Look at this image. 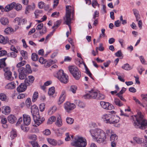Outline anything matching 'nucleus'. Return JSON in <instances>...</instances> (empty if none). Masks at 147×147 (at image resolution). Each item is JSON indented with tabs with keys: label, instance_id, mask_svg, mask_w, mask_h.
Listing matches in <instances>:
<instances>
[{
	"label": "nucleus",
	"instance_id": "61",
	"mask_svg": "<svg viewBox=\"0 0 147 147\" xmlns=\"http://www.w3.org/2000/svg\"><path fill=\"white\" fill-rule=\"evenodd\" d=\"M15 52H12L8 53L9 55H10L12 57L15 58L17 57V54Z\"/></svg>",
	"mask_w": 147,
	"mask_h": 147
},
{
	"label": "nucleus",
	"instance_id": "31",
	"mask_svg": "<svg viewBox=\"0 0 147 147\" xmlns=\"http://www.w3.org/2000/svg\"><path fill=\"white\" fill-rule=\"evenodd\" d=\"M75 102H76L77 105L81 108H84L85 107V104L83 102L78 100H75Z\"/></svg>",
	"mask_w": 147,
	"mask_h": 147
},
{
	"label": "nucleus",
	"instance_id": "48",
	"mask_svg": "<svg viewBox=\"0 0 147 147\" xmlns=\"http://www.w3.org/2000/svg\"><path fill=\"white\" fill-rule=\"evenodd\" d=\"M22 8V5L19 4L17 3L16 4L15 7V9L17 11H20L21 10Z\"/></svg>",
	"mask_w": 147,
	"mask_h": 147
},
{
	"label": "nucleus",
	"instance_id": "2",
	"mask_svg": "<svg viewBox=\"0 0 147 147\" xmlns=\"http://www.w3.org/2000/svg\"><path fill=\"white\" fill-rule=\"evenodd\" d=\"M92 136L95 140L99 143L104 142L106 138L105 132L102 129L97 128L90 130Z\"/></svg>",
	"mask_w": 147,
	"mask_h": 147
},
{
	"label": "nucleus",
	"instance_id": "40",
	"mask_svg": "<svg viewBox=\"0 0 147 147\" xmlns=\"http://www.w3.org/2000/svg\"><path fill=\"white\" fill-rule=\"evenodd\" d=\"M55 88L53 87H52L49 88L48 94L50 96L53 95L55 93Z\"/></svg>",
	"mask_w": 147,
	"mask_h": 147
},
{
	"label": "nucleus",
	"instance_id": "30",
	"mask_svg": "<svg viewBox=\"0 0 147 147\" xmlns=\"http://www.w3.org/2000/svg\"><path fill=\"white\" fill-rule=\"evenodd\" d=\"M55 124L58 127H60L62 125V121L60 116L57 118Z\"/></svg>",
	"mask_w": 147,
	"mask_h": 147
},
{
	"label": "nucleus",
	"instance_id": "62",
	"mask_svg": "<svg viewBox=\"0 0 147 147\" xmlns=\"http://www.w3.org/2000/svg\"><path fill=\"white\" fill-rule=\"evenodd\" d=\"M13 31V29L12 28L10 27H8L5 29L4 31L7 34H8L9 32H12Z\"/></svg>",
	"mask_w": 147,
	"mask_h": 147
},
{
	"label": "nucleus",
	"instance_id": "8",
	"mask_svg": "<svg viewBox=\"0 0 147 147\" xmlns=\"http://www.w3.org/2000/svg\"><path fill=\"white\" fill-rule=\"evenodd\" d=\"M19 73V78L20 80L24 79L26 76V69L24 68H20L18 69Z\"/></svg>",
	"mask_w": 147,
	"mask_h": 147
},
{
	"label": "nucleus",
	"instance_id": "28",
	"mask_svg": "<svg viewBox=\"0 0 147 147\" xmlns=\"http://www.w3.org/2000/svg\"><path fill=\"white\" fill-rule=\"evenodd\" d=\"M27 138L28 139L32 140L33 141H36L37 139V136L34 134H29Z\"/></svg>",
	"mask_w": 147,
	"mask_h": 147
},
{
	"label": "nucleus",
	"instance_id": "64",
	"mask_svg": "<svg viewBox=\"0 0 147 147\" xmlns=\"http://www.w3.org/2000/svg\"><path fill=\"white\" fill-rule=\"evenodd\" d=\"M66 121L68 124H71L73 123L74 120L71 118H67L66 119Z\"/></svg>",
	"mask_w": 147,
	"mask_h": 147
},
{
	"label": "nucleus",
	"instance_id": "13",
	"mask_svg": "<svg viewBox=\"0 0 147 147\" xmlns=\"http://www.w3.org/2000/svg\"><path fill=\"white\" fill-rule=\"evenodd\" d=\"M112 114H105L102 116V118L104 121L106 123H110Z\"/></svg>",
	"mask_w": 147,
	"mask_h": 147
},
{
	"label": "nucleus",
	"instance_id": "19",
	"mask_svg": "<svg viewBox=\"0 0 147 147\" xmlns=\"http://www.w3.org/2000/svg\"><path fill=\"white\" fill-rule=\"evenodd\" d=\"M35 8V4L33 3L31 5H29L26 7V8L25 13L26 14H28L31 10H33Z\"/></svg>",
	"mask_w": 147,
	"mask_h": 147
},
{
	"label": "nucleus",
	"instance_id": "21",
	"mask_svg": "<svg viewBox=\"0 0 147 147\" xmlns=\"http://www.w3.org/2000/svg\"><path fill=\"white\" fill-rule=\"evenodd\" d=\"M16 3L13 2L10 4L7 5L5 7V11H8L12 9L14 7H15Z\"/></svg>",
	"mask_w": 147,
	"mask_h": 147
},
{
	"label": "nucleus",
	"instance_id": "60",
	"mask_svg": "<svg viewBox=\"0 0 147 147\" xmlns=\"http://www.w3.org/2000/svg\"><path fill=\"white\" fill-rule=\"evenodd\" d=\"M21 53L23 57H24L25 59H26L27 58V52L23 50L21 51Z\"/></svg>",
	"mask_w": 147,
	"mask_h": 147
},
{
	"label": "nucleus",
	"instance_id": "52",
	"mask_svg": "<svg viewBox=\"0 0 147 147\" xmlns=\"http://www.w3.org/2000/svg\"><path fill=\"white\" fill-rule=\"evenodd\" d=\"M39 61L42 64L48 63V61H47L46 60L44 59L42 57L40 58Z\"/></svg>",
	"mask_w": 147,
	"mask_h": 147
},
{
	"label": "nucleus",
	"instance_id": "22",
	"mask_svg": "<svg viewBox=\"0 0 147 147\" xmlns=\"http://www.w3.org/2000/svg\"><path fill=\"white\" fill-rule=\"evenodd\" d=\"M15 22L18 25L21 24H24L26 22V20L25 19L20 20L19 18H16L15 20Z\"/></svg>",
	"mask_w": 147,
	"mask_h": 147
},
{
	"label": "nucleus",
	"instance_id": "57",
	"mask_svg": "<svg viewBox=\"0 0 147 147\" xmlns=\"http://www.w3.org/2000/svg\"><path fill=\"white\" fill-rule=\"evenodd\" d=\"M26 106L27 107H30V105L31 104V99L30 98H28L26 101Z\"/></svg>",
	"mask_w": 147,
	"mask_h": 147
},
{
	"label": "nucleus",
	"instance_id": "7",
	"mask_svg": "<svg viewBox=\"0 0 147 147\" xmlns=\"http://www.w3.org/2000/svg\"><path fill=\"white\" fill-rule=\"evenodd\" d=\"M33 119L35 123V126L37 127L40 125L44 120L43 117H41L39 114L33 117Z\"/></svg>",
	"mask_w": 147,
	"mask_h": 147
},
{
	"label": "nucleus",
	"instance_id": "18",
	"mask_svg": "<svg viewBox=\"0 0 147 147\" xmlns=\"http://www.w3.org/2000/svg\"><path fill=\"white\" fill-rule=\"evenodd\" d=\"M110 124H115L118 123L120 119V118L118 116L112 114Z\"/></svg>",
	"mask_w": 147,
	"mask_h": 147
},
{
	"label": "nucleus",
	"instance_id": "10",
	"mask_svg": "<svg viewBox=\"0 0 147 147\" xmlns=\"http://www.w3.org/2000/svg\"><path fill=\"white\" fill-rule=\"evenodd\" d=\"M27 85L26 83H22L17 87V90L19 92H22L26 90Z\"/></svg>",
	"mask_w": 147,
	"mask_h": 147
},
{
	"label": "nucleus",
	"instance_id": "35",
	"mask_svg": "<svg viewBox=\"0 0 147 147\" xmlns=\"http://www.w3.org/2000/svg\"><path fill=\"white\" fill-rule=\"evenodd\" d=\"M56 107L55 106H53L49 109L48 113L49 115H51L56 111Z\"/></svg>",
	"mask_w": 147,
	"mask_h": 147
},
{
	"label": "nucleus",
	"instance_id": "46",
	"mask_svg": "<svg viewBox=\"0 0 147 147\" xmlns=\"http://www.w3.org/2000/svg\"><path fill=\"white\" fill-rule=\"evenodd\" d=\"M133 139L138 144H141L142 142V138L137 137H134Z\"/></svg>",
	"mask_w": 147,
	"mask_h": 147
},
{
	"label": "nucleus",
	"instance_id": "38",
	"mask_svg": "<svg viewBox=\"0 0 147 147\" xmlns=\"http://www.w3.org/2000/svg\"><path fill=\"white\" fill-rule=\"evenodd\" d=\"M118 138L117 136L115 134H113L110 136V140L111 142H114L117 141Z\"/></svg>",
	"mask_w": 147,
	"mask_h": 147
},
{
	"label": "nucleus",
	"instance_id": "20",
	"mask_svg": "<svg viewBox=\"0 0 147 147\" xmlns=\"http://www.w3.org/2000/svg\"><path fill=\"white\" fill-rule=\"evenodd\" d=\"M16 84L13 82L7 84L5 86V88L7 89H14L16 87Z\"/></svg>",
	"mask_w": 147,
	"mask_h": 147
},
{
	"label": "nucleus",
	"instance_id": "58",
	"mask_svg": "<svg viewBox=\"0 0 147 147\" xmlns=\"http://www.w3.org/2000/svg\"><path fill=\"white\" fill-rule=\"evenodd\" d=\"M97 5L99 7V4L98 3L97 0H92V6L94 8H95Z\"/></svg>",
	"mask_w": 147,
	"mask_h": 147
},
{
	"label": "nucleus",
	"instance_id": "15",
	"mask_svg": "<svg viewBox=\"0 0 147 147\" xmlns=\"http://www.w3.org/2000/svg\"><path fill=\"white\" fill-rule=\"evenodd\" d=\"M23 122L24 124L26 125H29L30 123L31 118L30 116L26 114L23 115Z\"/></svg>",
	"mask_w": 147,
	"mask_h": 147
},
{
	"label": "nucleus",
	"instance_id": "27",
	"mask_svg": "<svg viewBox=\"0 0 147 147\" xmlns=\"http://www.w3.org/2000/svg\"><path fill=\"white\" fill-rule=\"evenodd\" d=\"M2 112L5 114L9 113L10 111V108L8 106H4L3 107Z\"/></svg>",
	"mask_w": 147,
	"mask_h": 147
},
{
	"label": "nucleus",
	"instance_id": "3",
	"mask_svg": "<svg viewBox=\"0 0 147 147\" xmlns=\"http://www.w3.org/2000/svg\"><path fill=\"white\" fill-rule=\"evenodd\" d=\"M74 146L77 147H86L87 145L85 138L82 136L77 135L74 138Z\"/></svg>",
	"mask_w": 147,
	"mask_h": 147
},
{
	"label": "nucleus",
	"instance_id": "36",
	"mask_svg": "<svg viewBox=\"0 0 147 147\" xmlns=\"http://www.w3.org/2000/svg\"><path fill=\"white\" fill-rule=\"evenodd\" d=\"M17 132L15 129H13L10 132V137L12 139L17 136Z\"/></svg>",
	"mask_w": 147,
	"mask_h": 147
},
{
	"label": "nucleus",
	"instance_id": "51",
	"mask_svg": "<svg viewBox=\"0 0 147 147\" xmlns=\"http://www.w3.org/2000/svg\"><path fill=\"white\" fill-rule=\"evenodd\" d=\"M43 134L44 135L48 136L51 134V132L49 129H46L43 131Z\"/></svg>",
	"mask_w": 147,
	"mask_h": 147
},
{
	"label": "nucleus",
	"instance_id": "16",
	"mask_svg": "<svg viewBox=\"0 0 147 147\" xmlns=\"http://www.w3.org/2000/svg\"><path fill=\"white\" fill-rule=\"evenodd\" d=\"M4 76L5 79L7 80L11 81L14 79V78L12 76V73L10 71L5 73Z\"/></svg>",
	"mask_w": 147,
	"mask_h": 147
},
{
	"label": "nucleus",
	"instance_id": "24",
	"mask_svg": "<svg viewBox=\"0 0 147 147\" xmlns=\"http://www.w3.org/2000/svg\"><path fill=\"white\" fill-rule=\"evenodd\" d=\"M7 119L9 122L11 123H14L17 120L16 118L12 115H9L7 117Z\"/></svg>",
	"mask_w": 147,
	"mask_h": 147
},
{
	"label": "nucleus",
	"instance_id": "34",
	"mask_svg": "<svg viewBox=\"0 0 147 147\" xmlns=\"http://www.w3.org/2000/svg\"><path fill=\"white\" fill-rule=\"evenodd\" d=\"M56 120V117L52 116L51 117L48 119L47 123L48 124H51L53 122L55 121Z\"/></svg>",
	"mask_w": 147,
	"mask_h": 147
},
{
	"label": "nucleus",
	"instance_id": "12",
	"mask_svg": "<svg viewBox=\"0 0 147 147\" xmlns=\"http://www.w3.org/2000/svg\"><path fill=\"white\" fill-rule=\"evenodd\" d=\"M31 112L32 117L39 114L38 108L36 105H34L31 107Z\"/></svg>",
	"mask_w": 147,
	"mask_h": 147
},
{
	"label": "nucleus",
	"instance_id": "53",
	"mask_svg": "<svg viewBox=\"0 0 147 147\" xmlns=\"http://www.w3.org/2000/svg\"><path fill=\"white\" fill-rule=\"evenodd\" d=\"M68 69L69 72L74 76V66L70 65L68 66Z\"/></svg>",
	"mask_w": 147,
	"mask_h": 147
},
{
	"label": "nucleus",
	"instance_id": "54",
	"mask_svg": "<svg viewBox=\"0 0 147 147\" xmlns=\"http://www.w3.org/2000/svg\"><path fill=\"white\" fill-rule=\"evenodd\" d=\"M141 96L143 102L147 101V93L146 94H142L141 95Z\"/></svg>",
	"mask_w": 147,
	"mask_h": 147
},
{
	"label": "nucleus",
	"instance_id": "33",
	"mask_svg": "<svg viewBox=\"0 0 147 147\" xmlns=\"http://www.w3.org/2000/svg\"><path fill=\"white\" fill-rule=\"evenodd\" d=\"M6 59V58H4L1 59L0 62V69L2 68L6 67V65L5 62Z\"/></svg>",
	"mask_w": 147,
	"mask_h": 147
},
{
	"label": "nucleus",
	"instance_id": "26",
	"mask_svg": "<svg viewBox=\"0 0 147 147\" xmlns=\"http://www.w3.org/2000/svg\"><path fill=\"white\" fill-rule=\"evenodd\" d=\"M0 21L1 24L4 25H6L8 24V19L4 17H3L0 19Z\"/></svg>",
	"mask_w": 147,
	"mask_h": 147
},
{
	"label": "nucleus",
	"instance_id": "39",
	"mask_svg": "<svg viewBox=\"0 0 147 147\" xmlns=\"http://www.w3.org/2000/svg\"><path fill=\"white\" fill-rule=\"evenodd\" d=\"M26 63V61H23L18 63L16 65V67H18V68H24V67H21L25 65Z\"/></svg>",
	"mask_w": 147,
	"mask_h": 147
},
{
	"label": "nucleus",
	"instance_id": "59",
	"mask_svg": "<svg viewBox=\"0 0 147 147\" xmlns=\"http://www.w3.org/2000/svg\"><path fill=\"white\" fill-rule=\"evenodd\" d=\"M45 108V104L44 103L40 104L39 105V109L40 111H43Z\"/></svg>",
	"mask_w": 147,
	"mask_h": 147
},
{
	"label": "nucleus",
	"instance_id": "55",
	"mask_svg": "<svg viewBox=\"0 0 147 147\" xmlns=\"http://www.w3.org/2000/svg\"><path fill=\"white\" fill-rule=\"evenodd\" d=\"M61 23V22L59 20L57 21L54 24V25L52 27V28L54 29L55 28H57L60 24Z\"/></svg>",
	"mask_w": 147,
	"mask_h": 147
},
{
	"label": "nucleus",
	"instance_id": "9",
	"mask_svg": "<svg viewBox=\"0 0 147 147\" xmlns=\"http://www.w3.org/2000/svg\"><path fill=\"white\" fill-rule=\"evenodd\" d=\"M100 105L103 108L106 109L111 110L114 108L113 106L109 102L101 101Z\"/></svg>",
	"mask_w": 147,
	"mask_h": 147
},
{
	"label": "nucleus",
	"instance_id": "32",
	"mask_svg": "<svg viewBox=\"0 0 147 147\" xmlns=\"http://www.w3.org/2000/svg\"><path fill=\"white\" fill-rule=\"evenodd\" d=\"M122 68L126 70H129L131 69L133 67L131 66L128 64L126 63L122 66Z\"/></svg>",
	"mask_w": 147,
	"mask_h": 147
},
{
	"label": "nucleus",
	"instance_id": "17",
	"mask_svg": "<svg viewBox=\"0 0 147 147\" xmlns=\"http://www.w3.org/2000/svg\"><path fill=\"white\" fill-rule=\"evenodd\" d=\"M28 78L25 79L24 80L25 83L27 84L28 86L32 84L34 80V77L32 76H30L28 77Z\"/></svg>",
	"mask_w": 147,
	"mask_h": 147
},
{
	"label": "nucleus",
	"instance_id": "4",
	"mask_svg": "<svg viewBox=\"0 0 147 147\" xmlns=\"http://www.w3.org/2000/svg\"><path fill=\"white\" fill-rule=\"evenodd\" d=\"M57 78L62 83L67 84L68 82L69 78L67 75L65 73L63 70H59L57 73Z\"/></svg>",
	"mask_w": 147,
	"mask_h": 147
},
{
	"label": "nucleus",
	"instance_id": "11",
	"mask_svg": "<svg viewBox=\"0 0 147 147\" xmlns=\"http://www.w3.org/2000/svg\"><path fill=\"white\" fill-rule=\"evenodd\" d=\"M81 76V72L76 67H74V78L78 80L80 79Z\"/></svg>",
	"mask_w": 147,
	"mask_h": 147
},
{
	"label": "nucleus",
	"instance_id": "63",
	"mask_svg": "<svg viewBox=\"0 0 147 147\" xmlns=\"http://www.w3.org/2000/svg\"><path fill=\"white\" fill-rule=\"evenodd\" d=\"M59 15V13L58 12L55 11L51 15L52 17L56 18L58 17Z\"/></svg>",
	"mask_w": 147,
	"mask_h": 147
},
{
	"label": "nucleus",
	"instance_id": "47",
	"mask_svg": "<svg viewBox=\"0 0 147 147\" xmlns=\"http://www.w3.org/2000/svg\"><path fill=\"white\" fill-rule=\"evenodd\" d=\"M42 11L41 10L37 9L35 10L34 13L35 14L36 18H37L42 13Z\"/></svg>",
	"mask_w": 147,
	"mask_h": 147
},
{
	"label": "nucleus",
	"instance_id": "41",
	"mask_svg": "<svg viewBox=\"0 0 147 147\" xmlns=\"http://www.w3.org/2000/svg\"><path fill=\"white\" fill-rule=\"evenodd\" d=\"M38 96V92H34L32 99V101L33 102H34L37 100Z\"/></svg>",
	"mask_w": 147,
	"mask_h": 147
},
{
	"label": "nucleus",
	"instance_id": "44",
	"mask_svg": "<svg viewBox=\"0 0 147 147\" xmlns=\"http://www.w3.org/2000/svg\"><path fill=\"white\" fill-rule=\"evenodd\" d=\"M66 130V129L64 128V129L61 128L58 130L57 132V135L58 136H61L63 134L64 131Z\"/></svg>",
	"mask_w": 147,
	"mask_h": 147
},
{
	"label": "nucleus",
	"instance_id": "29",
	"mask_svg": "<svg viewBox=\"0 0 147 147\" xmlns=\"http://www.w3.org/2000/svg\"><path fill=\"white\" fill-rule=\"evenodd\" d=\"M47 141L50 144L53 146H55L57 145V141L54 139L48 138Z\"/></svg>",
	"mask_w": 147,
	"mask_h": 147
},
{
	"label": "nucleus",
	"instance_id": "37",
	"mask_svg": "<svg viewBox=\"0 0 147 147\" xmlns=\"http://www.w3.org/2000/svg\"><path fill=\"white\" fill-rule=\"evenodd\" d=\"M114 102L115 104L119 107H121L123 105V104L118 98H115L114 100Z\"/></svg>",
	"mask_w": 147,
	"mask_h": 147
},
{
	"label": "nucleus",
	"instance_id": "23",
	"mask_svg": "<svg viewBox=\"0 0 147 147\" xmlns=\"http://www.w3.org/2000/svg\"><path fill=\"white\" fill-rule=\"evenodd\" d=\"M38 6L40 8H44L45 10H48L49 7V5H45L44 3L42 1H40L38 3Z\"/></svg>",
	"mask_w": 147,
	"mask_h": 147
},
{
	"label": "nucleus",
	"instance_id": "42",
	"mask_svg": "<svg viewBox=\"0 0 147 147\" xmlns=\"http://www.w3.org/2000/svg\"><path fill=\"white\" fill-rule=\"evenodd\" d=\"M83 64L84 65V66L85 68V69L86 71V73L88 74V75L92 78L93 79L92 77V74L90 73V71L88 69L86 65V64H85V63L84 62L83 63Z\"/></svg>",
	"mask_w": 147,
	"mask_h": 147
},
{
	"label": "nucleus",
	"instance_id": "43",
	"mask_svg": "<svg viewBox=\"0 0 147 147\" xmlns=\"http://www.w3.org/2000/svg\"><path fill=\"white\" fill-rule=\"evenodd\" d=\"M32 147H40L37 142L36 141H30L29 142Z\"/></svg>",
	"mask_w": 147,
	"mask_h": 147
},
{
	"label": "nucleus",
	"instance_id": "56",
	"mask_svg": "<svg viewBox=\"0 0 147 147\" xmlns=\"http://www.w3.org/2000/svg\"><path fill=\"white\" fill-rule=\"evenodd\" d=\"M106 134L107 135V136H109L110 135H112L114 132L112 129H107L105 131Z\"/></svg>",
	"mask_w": 147,
	"mask_h": 147
},
{
	"label": "nucleus",
	"instance_id": "49",
	"mask_svg": "<svg viewBox=\"0 0 147 147\" xmlns=\"http://www.w3.org/2000/svg\"><path fill=\"white\" fill-rule=\"evenodd\" d=\"M31 58L33 61H36L37 60L38 58V56L37 54L36 53H32V55Z\"/></svg>",
	"mask_w": 147,
	"mask_h": 147
},
{
	"label": "nucleus",
	"instance_id": "50",
	"mask_svg": "<svg viewBox=\"0 0 147 147\" xmlns=\"http://www.w3.org/2000/svg\"><path fill=\"white\" fill-rule=\"evenodd\" d=\"M98 96L96 97V99H99L100 100H102L105 98V96L101 94H100L99 92H98Z\"/></svg>",
	"mask_w": 147,
	"mask_h": 147
},
{
	"label": "nucleus",
	"instance_id": "25",
	"mask_svg": "<svg viewBox=\"0 0 147 147\" xmlns=\"http://www.w3.org/2000/svg\"><path fill=\"white\" fill-rule=\"evenodd\" d=\"M8 41L7 37H4L3 36L0 35V43L5 44L7 43Z\"/></svg>",
	"mask_w": 147,
	"mask_h": 147
},
{
	"label": "nucleus",
	"instance_id": "1",
	"mask_svg": "<svg viewBox=\"0 0 147 147\" xmlns=\"http://www.w3.org/2000/svg\"><path fill=\"white\" fill-rule=\"evenodd\" d=\"M134 120L135 119L136 121H134V125L135 127L144 129L147 127V121L144 119V116L140 112L137 113V115L132 116Z\"/></svg>",
	"mask_w": 147,
	"mask_h": 147
},
{
	"label": "nucleus",
	"instance_id": "14",
	"mask_svg": "<svg viewBox=\"0 0 147 147\" xmlns=\"http://www.w3.org/2000/svg\"><path fill=\"white\" fill-rule=\"evenodd\" d=\"M64 107L66 111L69 112L73 109L74 104L73 103H71L69 102H67L64 104Z\"/></svg>",
	"mask_w": 147,
	"mask_h": 147
},
{
	"label": "nucleus",
	"instance_id": "6",
	"mask_svg": "<svg viewBox=\"0 0 147 147\" xmlns=\"http://www.w3.org/2000/svg\"><path fill=\"white\" fill-rule=\"evenodd\" d=\"M98 94V92L94 90H92L84 95L82 97L85 99H95L97 97Z\"/></svg>",
	"mask_w": 147,
	"mask_h": 147
},
{
	"label": "nucleus",
	"instance_id": "5",
	"mask_svg": "<svg viewBox=\"0 0 147 147\" xmlns=\"http://www.w3.org/2000/svg\"><path fill=\"white\" fill-rule=\"evenodd\" d=\"M71 7L70 6L67 5L66 6V13L65 15V18H64L66 24L68 25L69 27V29L71 30V28L70 26L71 23V12H73V10H71V9L69 8V7Z\"/></svg>",
	"mask_w": 147,
	"mask_h": 147
},
{
	"label": "nucleus",
	"instance_id": "45",
	"mask_svg": "<svg viewBox=\"0 0 147 147\" xmlns=\"http://www.w3.org/2000/svg\"><path fill=\"white\" fill-rule=\"evenodd\" d=\"M7 99L6 94L3 93H0V99L3 101H5Z\"/></svg>",
	"mask_w": 147,
	"mask_h": 147
}]
</instances>
